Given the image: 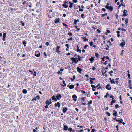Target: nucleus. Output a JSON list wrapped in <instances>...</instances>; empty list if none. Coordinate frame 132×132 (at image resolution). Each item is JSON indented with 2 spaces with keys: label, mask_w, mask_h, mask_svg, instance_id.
<instances>
[{
  "label": "nucleus",
  "mask_w": 132,
  "mask_h": 132,
  "mask_svg": "<svg viewBox=\"0 0 132 132\" xmlns=\"http://www.w3.org/2000/svg\"><path fill=\"white\" fill-rule=\"evenodd\" d=\"M40 53L39 52V51H37L35 52V55L36 56L39 57L40 56Z\"/></svg>",
  "instance_id": "1"
},
{
  "label": "nucleus",
  "mask_w": 132,
  "mask_h": 132,
  "mask_svg": "<svg viewBox=\"0 0 132 132\" xmlns=\"http://www.w3.org/2000/svg\"><path fill=\"white\" fill-rule=\"evenodd\" d=\"M71 59L76 63L78 62V60L77 58H75L74 57H73L71 58Z\"/></svg>",
  "instance_id": "2"
},
{
  "label": "nucleus",
  "mask_w": 132,
  "mask_h": 132,
  "mask_svg": "<svg viewBox=\"0 0 132 132\" xmlns=\"http://www.w3.org/2000/svg\"><path fill=\"white\" fill-rule=\"evenodd\" d=\"M60 47L59 46H57V47L56 48V51L57 52V53L58 54H60V51L59 50V48H60Z\"/></svg>",
  "instance_id": "3"
},
{
  "label": "nucleus",
  "mask_w": 132,
  "mask_h": 132,
  "mask_svg": "<svg viewBox=\"0 0 132 132\" xmlns=\"http://www.w3.org/2000/svg\"><path fill=\"white\" fill-rule=\"evenodd\" d=\"M125 44V41L123 40H122L121 43L120 44V45L121 46L123 47Z\"/></svg>",
  "instance_id": "4"
},
{
  "label": "nucleus",
  "mask_w": 132,
  "mask_h": 132,
  "mask_svg": "<svg viewBox=\"0 0 132 132\" xmlns=\"http://www.w3.org/2000/svg\"><path fill=\"white\" fill-rule=\"evenodd\" d=\"M110 85L109 84H108L106 86V89L108 90H110L111 89V87L110 86Z\"/></svg>",
  "instance_id": "5"
},
{
  "label": "nucleus",
  "mask_w": 132,
  "mask_h": 132,
  "mask_svg": "<svg viewBox=\"0 0 132 132\" xmlns=\"http://www.w3.org/2000/svg\"><path fill=\"white\" fill-rule=\"evenodd\" d=\"M127 12V11L126 10H123V15L124 16H127V14H126Z\"/></svg>",
  "instance_id": "6"
},
{
  "label": "nucleus",
  "mask_w": 132,
  "mask_h": 132,
  "mask_svg": "<svg viewBox=\"0 0 132 132\" xmlns=\"http://www.w3.org/2000/svg\"><path fill=\"white\" fill-rule=\"evenodd\" d=\"M77 97L75 95H73L72 96V98L73 99V100L75 101H76L77 100Z\"/></svg>",
  "instance_id": "7"
},
{
  "label": "nucleus",
  "mask_w": 132,
  "mask_h": 132,
  "mask_svg": "<svg viewBox=\"0 0 132 132\" xmlns=\"http://www.w3.org/2000/svg\"><path fill=\"white\" fill-rule=\"evenodd\" d=\"M62 97L61 95L60 94H58L56 96V98L57 100H59Z\"/></svg>",
  "instance_id": "8"
},
{
  "label": "nucleus",
  "mask_w": 132,
  "mask_h": 132,
  "mask_svg": "<svg viewBox=\"0 0 132 132\" xmlns=\"http://www.w3.org/2000/svg\"><path fill=\"white\" fill-rule=\"evenodd\" d=\"M60 19L58 18H56L55 19V23H58L60 22Z\"/></svg>",
  "instance_id": "9"
},
{
  "label": "nucleus",
  "mask_w": 132,
  "mask_h": 132,
  "mask_svg": "<svg viewBox=\"0 0 132 132\" xmlns=\"http://www.w3.org/2000/svg\"><path fill=\"white\" fill-rule=\"evenodd\" d=\"M54 105L56 107L57 106L59 108L60 106V103L59 102H57V103H55Z\"/></svg>",
  "instance_id": "10"
},
{
  "label": "nucleus",
  "mask_w": 132,
  "mask_h": 132,
  "mask_svg": "<svg viewBox=\"0 0 132 132\" xmlns=\"http://www.w3.org/2000/svg\"><path fill=\"white\" fill-rule=\"evenodd\" d=\"M74 85H71L70 86L68 85L67 86V87H69L70 89H73L74 88Z\"/></svg>",
  "instance_id": "11"
},
{
  "label": "nucleus",
  "mask_w": 132,
  "mask_h": 132,
  "mask_svg": "<svg viewBox=\"0 0 132 132\" xmlns=\"http://www.w3.org/2000/svg\"><path fill=\"white\" fill-rule=\"evenodd\" d=\"M77 69L78 71V72L79 73H81V69L79 67H78L77 68Z\"/></svg>",
  "instance_id": "12"
},
{
  "label": "nucleus",
  "mask_w": 132,
  "mask_h": 132,
  "mask_svg": "<svg viewBox=\"0 0 132 132\" xmlns=\"http://www.w3.org/2000/svg\"><path fill=\"white\" fill-rule=\"evenodd\" d=\"M52 98L53 100H54L55 101H56L57 100L55 96L54 95L52 97Z\"/></svg>",
  "instance_id": "13"
},
{
  "label": "nucleus",
  "mask_w": 132,
  "mask_h": 132,
  "mask_svg": "<svg viewBox=\"0 0 132 132\" xmlns=\"http://www.w3.org/2000/svg\"><path fill=\"white\" fill-rule=\"evenodd\" d=\"M113 112L114 113H113V115L115 116H117L118 115L117 112L115 110H114Z\"/></svg>",
  "instance_id": "14"
},
{
  "label": "nucleus",
  "mask_w": 132,
  "mask_h": 132,
  "mask_svg": "<svg viewBox=\"0 0 132 132\" xmlns=\"http://www.w3.org/2000/svg\"><path fill=\"white\" fill-rule=\"evenodd\" d=\"M63 111L64 113H65L66 111L67 110V108H64L63 109Z\"/></svg>",
  "instance_id": "15"
},
{
  "label": "nucleus",
  "mask_w": 132,
  "mask_h": 132,
  "mask_svg": "<svg viewBox=\"0 0 132 132\" xmlns=\"http://www.w3.org/2000/svg\"><path fill=\"white\" fill-rule=\"evenodd\" d=\"M69 45L68 44H66L65 45V46L67 47V48L66 49V50L68 51H69L68 49L69 48Z\"/></svg>",
  "instance_id": "16"
},
{
  "label": "nucleus",
  "mask_w": 132,
  "mask_h": 132,
  "mask_svg": "<svg viewBox=\"0 0 132 132\" xmlns=\"http://www.w3.org/2000/svg\"><path fill=\"white\" fill-rule=\"evenodd\" d=\"M64 129L65 130H66L68 129V127L67 126L64 125Z\"/></svg>",
  "instance_id": "17"
},
{
  "label": "nucleus",
  "mask_w": 132,
  "mask_h": 132,
  "mask_svg": "<svg viewBox=\"0 0 132 132\" xmlns=\"http://www.w3.org/2000/svg\"><path fill=\"white\" fill-rule=\"evenodd\" d=\"M113 8L111 6H110L108 9L110 10L111 11H112L113 10Z\"/></svg>",
  "instance_id": "18"
},
{
  "label": "nucleus",
  "mask_w": 132,
  "mask_h": 132,
  "mask_svg": "<svg viewBox=\"0 0 132 132\" xmlns=\"http://www.w3.org/2000/svg\"><path fill=\"white\" fill-rule=\"evenodd\" d=\"M95 56L97 58H99L100 57V55L98 53H95Z\"/></svg>",
  "instance_id": "19"
},
{
  "label": "nucleus",
  "mask_w": 132,
  "mask_h": 132,
  "mask_svg": "<svg viewBox=\"0 0 132 132\" xmlns=\"http://www.w3.org/2000/svg\"><path fill=\"white\" fill-rule=\"evenodd\" d=\"M62 6L65 8H67L68 7V5L67 4H64L62 5Z\"/></svg>",
  "instance_id": "20"
},
{
  "label": "nucleus",
  "mask_w": 132,
  "mask_h": 132,
  "mask_svg": "<svg viewBox=\"0 0 132 132\" xmlns=\"http://www.w3.org/2000/svg\"><path fill=\"white\" fill-rule=\"evenodd\" d=\"M96 87H97L98 89H100L101 88V87L100 86V84H98L97 86H96Z\"/></svg>",
  "instance_id": "21"
},
{
  "label": "nucleus",
  "mask_w": 132,
  "mask_h": 132,
  "mask_svg": "<svg viewBox=\"0 0 132 132\" xmlns=\"http://www.w3.org/2000/svg\"><path fill=\"white\" fill-rule=\"evenodd\" d=\"M89 60L91 61L90 62L92 63L93 62H92L94 60V59L93 57H91L89 59Z\"/></svg>",
  "instance_id": "22"
},
{
  "label": "nucleus",
  "mask_w": 132,
  "mask_h": 132,
  "mask_svg": "<svg viewBox=\"0 0 132 132\" xmlns=\"http://www.w3.org/2000/svg\"><path fill=\"white\" fill-rule=\"evenodd\" d=\"M46 104L49 105L50 104V102L49 101V100H46Z\"/></svg>",
  "instance_id": "23"
},
{
  "label": "nucleus",
  "mask_w": 132,
  "mask_h": 132,
  "mask_svg": "<svg viewBox=\"0 0 132 132\" xmlns=\"http://www.w3.org/2000/svg\"><path fill=\"white\" fill-rule=\"evenodd\" d=\"M22 92L24 94H26L27 92V90L26 89H23Z\"/></svg>",
  "instance_id": "24"
},
{
  "label": "nucleus",
  "mask_w": 132,
  "mask_h": 132,
  "mask_svg": "<svg viewBox=\"0 0 132 132\" xmlns=\"http://www.w3.org/2000/svg\"><path fill=\"white\" fill-rule=\"evenodd\" d=\"M110 82L112 83V84H115V81H114V80L113 79H112V80L111 81H110Z\"/></svg>",
  "instance_id": "25"
},
{
  "label": "nucleus",
  "mask_w": 132,
  "mask_h": 132,
  "mask_svg": "<svg viewBox=\"0 0 132 132\" xmlns=\"http://www.w3.org/2000/svg\"><path fill=\"white\" fill-rule=\"evenodd\" d=\"M77 52H78L79 51L80 53L81 52V50L79 49L78 45H77Z\"/></svg>",
  "instance_id": "26"
},
{
  "label": "nucleus",
  "mask_w": 132,
  "mask_h": 132,
  "mask_svg": "<svg viewBox=\"0 0 132 132\" xmlns=\"http://www.w3.org/2000/svg\"><path fill=\"white\" fill-rule=\"evenodd\" d=\"M110 5V4H109V3H107V5H106V6H105V8L107 9H108V8L109 7H110V6H109V5Z\"/></svg>",
  "instance_id": "27"
},
{
  "label": "nucleus",
  "mask_w": 132,
  "mask_h": 132,
  "mask_svg": "<svg viewBox=\"0 0 132 132\" xmlns=\"http://www.w3.org/2000/svg\"><path fill=\"white\" fill-rule=\"evenodd\" d=\"M82 38L85 41H88V39L86 38L85 37H82Z\"/></svg>",
  "instance_id": "28"
},
{
  "label": "nucleus",
  "mask_w": 132,
  "mask_h": 132,
  "mask_svg": "<svg viewBox=\"0 0 132 132\" xmlns=\"http://www.w3.org/2000/svg\"><path fill=\"white\" fill-rule=\"evenodd\" d=\"M69 2L70 5L69 6V7L70 8H71L72 6V5L73 4L72 3H71L70 2Z\"/></svg>",
  "instance_id": "29"
},
{
  "label": "nucleus",
  "mask_w": 132,
  "mask_h": 132,
  "mask_svg": "<svg viewBox=\"0 0 132 132\" xmlns=\"http://www.w3.org/2000/svg\"><path fill=\"white\" fill-rule=\"evenodd\" d=\"M23 44L24 45V46H26V44H27V43H26V42L25 40H24L23 42Z\"/></svg>",
  "instance_id": "30"
},
{
  "label": "nucleus",
  "mask_w": 132,
  "mask_h": 132,
  "mask_svg": "<svg viewBox=\"0 0 132 132\" xmlns=\"http://www.w3.org/2000/svg\"><path fill=\"white\" fill-rule=\"evenodd\" d=\"M6 33H4L3 34V37L4 38H5L6 37Z\"/></svg>",
  "instance_id": "31"
},
{
  "label": "nucleus",
  "mask_w": 132,
  "mask_h": 132,
  "mask_svg": "<svg viewBox=\"0 0 132 132\" xmlns=\"http://www.w3.org/2000/svg\"><path fill=\"white\" fill-rule=\"evenodd\" d=\"M109 94L108 93H106V95H105L104 96V97H107V96H109Z\"/></svg>",
  "instance_id": "32"
},
{
  "label": "nucleus",
  "mask_w": 132,
  "mask_h": 132,
  "mask_svg": "<svg viewBox=\"0 0 132 132\" xmlns=\"http://www.w3.org/2000/svg\"><path fill=\"white\" fill-rule=\"evenodd\" d=\"M63 84H64V85H62L61 84V85L62 86H66V84H65V81L64 80H63Z\"/></svg>",
  "instance_id": "33"
},
{
  "label": "nucleus",
  "mask_w": 132,
  "mask_h": 132,
  "mask_svg": "<svg viewBox=\"0 0 132 132\" xmlns=\"http://www.w3.org/2000/svg\"><path fill=\"white\" fill-rule=\"evenodd\" d=\"M91 87H92L93 88H96V86H95L94 85H91Z\"/></svg>",
  "instance_id": "34"
},
{
  "label": "nucleus",
  "mask_w": 132,
  "mask_h": 132,
  "mask_svg": "<svg viewBox=\"0 0 132 132\" xmlns=\"http://www.w3.org/2000/svg\"><path fill=\"white\" fill-rule=\"evenodd\" d=\"M125 22H126V25H127V24L128 23V19H126L125 20Z\"/></svg>",
  "instance_id": "35"
},
{
  "label": "nucleus",
  "mask_w": 132,
  "mask_h": 132,
  "mask_svg": "<svg viewBox=\"0 0 132 132\" xmlns=\"http://www.w3.org/2000/svg\"><path fill=\"white\" fill-rule=\"evenodd\" d=\"M92 103V100H90L89 102H88V104H91Z\"/></svg>",
  "instance_id": "36"
},
{
  "label": "nucleus",
  "mask_w": 132,
  "mask_h": 132,
  "mask_svg": "<svg viewBox=\"0 0 132 132\" xmlns=\"http://www.w3.org/2000/svg\"><path fill=\"white\" fill-rule=\"evenodd\" d=\"M68 129L70 132H71L72 131V129L71 128H69Z\"/></svg>",
  "instance_id": "37"
},
{
  "label": "nucleus",
  "mask_w": 132,
  "mask_h": 132,
  "mask_svg": "<svg viewBox=\"0 0 132 132\" xmlns=\"http://www.w3.org/2000/svg\"><path fill=\"white\" fill-rule=\"evenodd\" d=\"M20 23L22 25V26H24V23L22 22V21H21V22H20Z\"/></svg>",
  "instance_id": "38"
},
{
  "label": "nucleus",
  "mask_w": 132,
  "mask_h": 132,
  "mask_svg": "<svg viewBox=\"0 0 132 132\" xmlns=\"http://www.w3.org/2000/svg\"><path fill=\"white\" fill-rule=\"evenodd\" d=\"M82 94H85V92L83 90H81Z\"/></svg>",
  "instance_id": "39"
},
{
  "label": "nucleus",
  "mask_w": 132,
  "mask_h": 132,
  "mask_svg": "<svg viewBox=\"0 0 132 132\" xmlns=\"http://www.w3.org/2000/svg\"><path fill=\"white\" fill-rule=\"evenodd\" d=\"M35 98L36 99H39L40 98V97L39 96H36L35 97Z\"/></svg>",
  "instance_id": "40"
},
{
  "label": "nucleus",
  "mask_w": 132,
  "mask_h": 132,
  "mask_svg": "<svg viewBox=\"0 0 132 132\" xmlns=\"http://www.w3.org/2000/svg\"><path fill=\"white\" fill-rule=\"evenodd\" d=\"M89 44L90 46H92L93 45V43L92 42H91L89 43Z\"/></svg>",
  "instance_id": "41"
},
{
  "label": "nucleus",
  "mask_w": 132,
  "mask_h": 132,
  "mask_svg": "<svg viewBox=\"0 0 132 132\" xmlns=\"http://www.w3.org/2000/svg\"><path fill=\"white\" fill-rule=\"evenodd\" d=\"M124 51V50H122V52L120 54V55L121 56H122L123 55V52Z\"/></svg>",
  "instance_id": "42"
},
{
  "label": "nucleus",
  "mask_w": 132,
  "mask_h": 132,
  "mask_svg": "<svg viewBox=\"0 0 132 132\" xmlns=\"http://www.w3.org/2000/svg\"><path fill=\"white\" fill-rule=\"evenodd\" d=\"M88 46V45H85V46L84 47V48L85 49H86L87 47Z\"/></svg>",
  "instance_id": "43"
},
{
  "label": "nucleus",
  "mask_w": 132,
  "mask_h": 132,
  "mask_svg": "<svg viewBox=\"0 0 132 132\" xmlns=\"http://www.w3.org/2000/svg\"><path fill=\"white\" fill-rule=\"evenodd\" d=\"M68 34L69 36H72V34L71 32H69Z\"/></svg>",
  "instance_id": "44"
},
{
  "label": "nucleus",
  "mask_w": 132,
  "mask_h": 132,
  "mask_svg": "<svg viewBox=\"0 0 132 132\" xmlns=\"http://www.w3.org/2000/svg\"><path fill=\"white\" fill-rule=\"evenodd\" d=\"M113 72V71H111L109 73L110 75L111 76H112V75L111 74V73Z\"/></svg>",
  "instance_id": "45"
},
{
  "label": "nucleus",
  "mask_w": 132,
  "mask_h": 132,
  "mask_svg": "<svg viewBox=\"0 0 132 132\" xmlns=\"http://www.w3.org/2000/svg\"><path fill=\"white\" fill-rule=\"evenodd\" d=\"M36 72L35 71L34 72V74H33V75L34 76H36Z\"/></svg>",
  "instance_id": "46"
},
{
  "label": "nucleus",
  "mask_w": 132,
  "mask_h": 132,
  "mask_svg": "<svg viewBox=\"0 0 132 132\" xmlns=\"http://www.w3.org/2000/svg\"><path fill=\"white\" fill-rule=\"evenodd\" d=\"M90 84H93V81H92V80L91 79H90Z\"/></svg>",
  "instance_id": "47"
},
{
  "label": "nucleus",
  "mask_w": 132,
  "mask_h": 132,
  "mask_svg": "<svg viewBox=\"0 0 132 132\" xmlns=\"http://www.w3.org/2000/svg\"><path fill=\"white\" fill-rule=\"evenodd\" d=\"M123 120L122 119H121L119 120V122L120 123H121L122 122Z\"/></svg>",
  "instance_id": "48"
},
{
  "label": "nucleus",
  "mask_w": 132,
  "mask_h": 132,
  "mask_svg": "<svg viewBox=\"0 0 132 132\" xmlns=\"http://www.w3.org/2000/svg\"><path fill=\"white\" fill-rule=\"evenodd\" d=\"M106 113L107 114L108 116H110V114L108 112H106Z\"/></svg>",
  "instance_id": "49"
},
{
  "label": "nucleus",
  "mask_w": 132,
  "mask_h": 132,
  "mask_svg": "<svg viewBox=\"0 0 132 132\" xmlns=\"http://www.w3.org/2000/svg\"><path fill=\"white\" fill-rule=\"evenodd\" d=\"M63 26H65V28H67V25L66 24H65L64 23H63Z\"/></svg>",
  "instance_id": "50"
},
{
  "label": "nucleus",
  "mask_w": 132,
  "mask_h": 132,
  "mask_svg": "<svg viewBox=\"0 0 132 132\" xmlns=\"http://www.w3.org/2000/svg\"><path fill=\"white\" fill-rule=\"evenodd\" d=\"M119 107V105L118 104H116L115 105V107L116 108H118Z\"/></svg>",
  "instance_id": "51"
},
{
  "label": "nucleus",
  "mask_w": 132,
  "mask_h": 132,
  "mask_svg": "<svg viewBox=\"0 0 132 132\" xmlns=\"http://www.w3.org/2000/svg\"><path fill=\"white\" fill-rule=\"evenodd\" d=\"M72 37H71L70 38L68 39V40H72Z\"/></svg>",
  "instance_id": "52"
},
{
  "label": "nucleus",
  "mask_w": 132,
  "mask_h": 132,
  "mask_svg": "<svg viewBox=\"0 0 132 132\" xmlns=\"http://www.w3.org/2000/svg\"><path fill=\"white\" fill-rule=\"evenodd\" d=\"M105 58V56H103V57L102 59V60L103 61H104L105 60H104Z\"/></svg>",
  "instance_id": "53"
},
{
  "label": "nucleus",
  "mask_w": 132,
  "mask_h": 132,
  "mask_svg": "<svg viewBox=\"0 0 132 132\" xmlns=\"http://www.w3.org/2000/svg\"><path fill=\"white\" fill-rule=\"evenodd\" d=\"M45 44L46 46H48L49 45V43L48 42H46Z\"/></svg>",
  "instance_id": "54"
},
{
  "label": "nucleus",
  "mask_w": 132,
  "mask_h": 132,
  "mask_svg": "<svg viewBox=\"0 0 132 132\" xmlns=\"http://www.w3.org/2000/svg\"><path fill=\"white\" fill-rule=\"evenodd\" d=\"M116 101V100H112L111 102L112 103H114Z\"/></svg>",
  "instance_id": "55"
},
{
  "label": "nucleus",
  "mask_w": 132,
  "mask_h": 132,
  "mask_svg": "<svg viewBox=\"0 0 132 132\" xmlns=\"http://www.w3.org/2000/svg\"><path fill=\"white\" fill-rule=\"evenodd\" d=\"M78 59H79V61H80L81 60V58L80 57V56H78Z\"/></svg>",
  "instance_id": "56"
},
{
  "label": "nucleus",
  "mask_w": 132,
  "mask_h": 132,
  "mask_svg": "<svg viewBox=\"0 0 132 132\" xmlns=\"http://www.w3.org/2000/svg\"><path fill=\"white\" fill-rule=\"evenodd\" d=\"M92 69L93 70H95L96 69V68L94 67H93L92 68Z\"/></svg>",
  "instance_id": "57"
},
{
  "label": "nucleus",
  "mask_w": 132,
  "mask_h": 132,
  "mask_svg": "<svg viewBox=\"0 0 132 132\" xmlns=\"http://www.w3.org/2000/svg\"><path fill=\"white\" fill-rule=\"evenodd\" d=\"M84 14H81V17L82 18H84Z\"/></svg>",
  "instance_id": "58"
},
{
  "label": "nucleus",
  "mask_w": 132,
  "mask_h": 132,
  "mask_svg": "<svg viewBox=\"0 0 132 132\" xmlns=\"http://www.w3.org/2000/svg\"><path fill=\"white\" fill-rule=\"evenodd\" d=\"M79 10L80 11H84V10L80 9H79Z\"/></svg>",
  "instance_id": "59"
},
{
  "label": "nucleus",
  "mask_w": 132,
  "mask_h": 132,
  "mask_svg": "<svg viewBox=\"0 0 132 132\" xmlns=\"http://www.w3.org/2000/svg\"><path fill=\"white\" fill-rule=\"evenodd\" d=\"M68 1L65 2L64 4H67L68 5Z\"/></svg>",
  "instance_id": "60"
},
{
  "label": "nucleus",
  "mask_w": 132,
  "mask_h": 132,
  "mask_svg": "<svg viewBox=\"0 0 132 132\" xmlns=\"http://www.w3.org/2000/svg\"><path fill=\"white\" fill-rule=\"evenodd\" d=\"M77 20H75L74 21V23L75 24H76V22H77Z\"/></svg>",
  "instance_id": "61"
},
{
  "label": "nucleus",
  "mask_w": 132,
  "mask_h": 132,
  "mask_svg": "<svg viewBox=\"0 0 132 132\" xmlns=\"http://www.w3.org/2000/svg\"><path fill=\"white\" fill-rule=\"evenodd\" d=\"M128 78H130V75L129 74V73H128Z\"/></svg>",
  "instance_id": "62"
},
{
  "label": "nucleus",
  "mask_w": 132,
  "mask_h": 132,
  "mask_svg": "<svg viewBox=\"0 0 132 132\" xmlns=\"http://www.w3.org/2000/svg\"><path fill=\"white\" fill-rule=\"evenodd\" d=\"M81 100L84 101L85 100V99H84V97H82V98H81Z\"/></svg>",
  "instance_id": "63"
},
{
  "label": "nucleus",
  "mask_w": 132,
  "mask_h": 132,
  "mask_svg": "<svg viewBox=\"0 0 132 132\" xmlns=\"http://www.w3.org/2000/svg\"><path fill=\"white\" fill-rule=\"evenodd\" d=\"M91 131L92 132H95V130L94 129H92Z\"/></svg>",
  "instance_id": "64"
}]
</instances>
